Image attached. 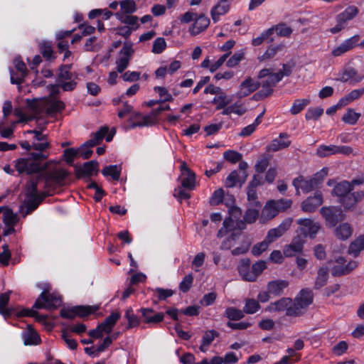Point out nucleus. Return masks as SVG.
Wrapping results in <instances>:
<instances>
[{"label":"nucleus","instance_id":"obj_20","mask_svg":"<svg viewBox=\"0 0 364 364\" xmlns=\"http://www.w3.org/2000/svg\"><path fill=\"white\" fill-rule=\"evenodd\" d=\"M359 40L360 36L358 34L345 40L341 45L332 50V55L337 57L352 50L358 45Z\"/></svg>","mask_w":364,"mask_h":364},{"label":"nucleus","instance_id":"obj_50","mask_svg":"<svg viewBox=\"0 0 364 364\" xmlns=\"http://www.w3.org/2000/svg\"><path fill=\"white\" fill-rule=\"evenodd\" d=\"M338 146L336 145H321L316 150V154L319 157H326L337 154Z\"/></svg>","mask_w":364,"mask_h":364},{"label":"nucleus","instance_id":"obj_32","mask_svg":"<svg viewBox=\"0 0 364 364\" xmlns=\"http://www.w3.org/2000/svg\"><path fill=\"white\" fill-rule=\"evenodd\" d=\"M68 176V172L64 169H55L46 174L48 181L53 182L56 184L62 185L63 181Z\"/></svg>","mask_w":364,"mask_h":364},{"label":"nucleus","instance_id":"obj_12","mask_svg":"<svg viewBox=\"0 0 364 364\" xmlns=\"http://www.w3.org/2000/svg\"><path fill=\"white\" fill-rule=\"evenodd\" d=\"M1 213L2 214V220L6 225L4 235L7 236L15 231L14 226L18 223V218L16 214L7 208L0 207Z\"/></svg>","mask_w":364,"mask_h":364},{"label":"nucleus","instance_id":"obj_60","mask_svg":"<svg viewBox=\"0 0 364 364\" xmlns=\"http://www.w3.org/2000/svg\"><path fill=\"white\" fill-rule=\"evenodd\" d=\"M270 28H273V33L276 32L278 36L284 37H289L292 33V29L284 23L276 25Z\"/></svg>","mask_w":364,"mask_h":364},{"label":"nucleus","instance_id":"obj_33","mask_svg":"<svg viewBox=\"0 0 364 364\" xmlns=\"http://www.w3.org/2000/svg\"><path fill=\"white\" fill-rule=\"evenodd\" d=\"M261 207V203H257V205H248L247 210L244 215L245 221L247 223H252L255 222L259 216Z\"/></svg>","mask_w":364,"mask_h":364},{"label":"nucleus","instance_id":"obj_11","mask_svg":"<svg viewBox=\"0 0 364 364\" xmlns=\"http://www.w3.org/2000/svg\"><path fill=\"white\" fill-rule=\"evenodd\" d=\"M61 304L60 297L43 291L36 301L33 307L36 309H55Z\"/></svg>","mask_w":364,"mask_h":364},{"label":"nucleus","instance_id":"obj_5","mask_svg":"<svg viewBox=\"0 0 364 364\" xmlns=\"http://www.w3.org/2000/svg\"><path fill=\"white\" fill-rule=\"evenodd\" d=\"M346 261L343 257H338L328 262L331 267V274L334 277H339L350 273L357 267L355 261H350L346 264Z\"/></svg>","mask_w":364,"mask_h":364},{"label":"nucleus","instance_id":"obj_13","mask_svg":"<svg viewBox=\"0 0 364 364\" xmlns=\"http://www.w3.org/2000/svg\"><path fill=\"white\" fill-rule=\"evenodd\" d=\"M364 198V191L350 192L342 199H338L337 201L342 205L346 211L354 210L358 203Z\"/></svg>","mask_w":364,"mask_h":364},{"label":"nucleus","instance_id":"obj_23","mask_svg":"<svg viewBox=\"0 0 364 364\" xmlns=\"http://www.w3.org/2000/svg\"><path fill=\"white\" fill-rule=\"evenodd\" d=\"M323 203L322 195L316 192L314 196L309 197L301 203V209L306 213L314 212Z\"/></svg>","mask_w":364,"mask_h":364},{"label":"nucleus","instance_id":"obj_63","mask_svg":"<svg viewBox=\"0 0 364 364\" xmlns=\"http://www.w3.org/2000/svg\"><path fill=\"white\" fill-rule=\"evenodd\" d=\"M223 157L225 160L232 164H235L241 161L242 156L237 151L233 150H228L223 153Z\"/></svg>","mask_w":364,"mask_h":364},{"label":"nucleus","instance_id":"obj_26","mask_svg":"<svg viewBox=\"0 0 364 364\" xmlns=\"http://www.w3.org/2000/svg\"><path fill=\"white\" fill-rule=\"evenodd\" d=\"M98 163L96 161H90L86 162L82 166L77 167L75 169L76 175L78 178L90 176L94 173H97Z\"/></svg>","mask_w":364,"mask_h":364},{"label":"nucleus","instance_id":"obj_16","mask_svg":"<svg viewBox=\"0 0 364 364\" xmlns=\"http://www.w3.org/2000/svg\"><path fill=\"white\" fill-rule=\"evenodd\" d=\"M259 86L260 83L258 81L248 77L241 82L239 87V90L237 92V96L239 98L247 97L257 90Z\"/></svg>","mask_w":364,"mask_h":364},{"label":"nucleus","instance_id":"obj_24","mask_svg":"<svg viewBox=\"0 0 364 364\" xmlns=\"http://www.w3.org/2000/svg\"><path fill=\"white\" fill-rule=\"evenodd\" d=\"M15 68L18 74H15L13 70L11 71V82L12 84L19 85L23 82V78L27 75L26 64L19 59L14 60Z\"/></svg>","mask_w":364,"mask_h":364},{"label":"nucleus","instance_id":"obj_51","mask_svg":"<svg viewBox=\"0 0 364 364\" xmlns=\"http://www.w3.org/2000/svg\"><path fill=\"white\" fill-rule=\"evenodd\" d=\"M364 249V235L358 237L349 247V252L357 257L360 252Z\"/></svg>","mask_w":364,"mask_h":364},{"label":"nucleus","instance_id":"obj_9","mask_svg":"<svg viewBox=\"0 0 364 364\" xmlns=\"http://www.w3.org/2000/svg\"><path fill=\"white\" fill-rule=\"evenodd\" d=\"M318 173L314 177L306 178L300 176L294 179L292 184L296 188V194L299 195V189L304 193H309L313 191L321 182Z\"/></svg>","mask_w":364,"mask_h":364},{"label":"nucleus","instance_id":"obj_49","mask_svg":"<svg viewBox=\"0 0 364 364\" xmlns=\"http://www.w3.org/2000/svg\"><path fill=\"white\" fill-rule=\"evenodd\" d=\"M251 245V240L247 237H243L238 247H235L231 251L234 256L240 255L246 253Z\"/></svg>","mask_w":364,"mask_h":364},{"label":"nucleus","instance_id":"obj_35","mask_svg":"<svg viewBox=\"0 0 364 364\" xmlns=\"http://www.w3.org/2000/svg\"><path fill=\"white\" fill-rule=\"evenodd\" d=\"M229 10V4H220V2H218L210 10L213 21L217 23L220 20V16L226 14Z\"/></svg>","mask_w":364,"mask_h":364},{"label":"nucleus","instance_id":"obj_1","mask_svg":"<svg viewBox=\"0 0 364 364\" xmlns=\"http://www.w3.org/2000/svg\"><path fill=\"white\" fill-rule=\"evenodd\" d=\"M48 155L41 152H31L26 158H19L14 161V166L19 174H31L40 172L46 168L42 167L41 162L48 158Z\"/></svg>","mask_w":364,"mask_h":364},{"label":"nucleus","instance_id":"obj_45","mask_svg":"<svg viewBox=\"0 0 364 364\" xmlns=\"http://www.w3.org/2000/svg\"><path fill=\"white\" fill-rule=\"evenodd\" d=\"M115 16L118 20L124 24H127L130 27H135L138 23L139 18L136 16H131L121 12L115 14Z\"/></svg>","mask_w":364,"mask_h":364},{"label":"nucleus","instance_id":"obj_44","mask_svg":"<svg viewBox=\"0 0 364 364\" xmlns=\"http://www.w3.org/2000/svg\"><path fill=\"white\" fill-rule=\"evenodd\" d=\"M28 331L23 333V343L26 346L28 345H37L40 343V338L38 334L31 329V326L28 325Z\"/></svg>","mask_w":364,"mask_h":364},{"label":"nucleus","instance_id":"obj_25","mask_svg":"<svg viewBox=\"0 0 364 364\" xmlns=\"http://www.w3.org/2000/svg\"><path fill=\"white\" fill-rule=\"evenodd\" d=\"M210 25V19L204 14L197 15L195 22L190 28L189 31L192 36H196L205 31Z\"/></svg>","mask_w":364,"mask_h":364},{"label":"nucleus","instance_id":"obj_10","mask_svg":"<svg viewBox=\"0 0 364 364\" xmlns=\"http://www.w3.org/2000/svg\"><path fill=\"white\" fill-rule=\"evenodd\" d=\"M294 310L293 300L291 298L283 297L277 301L271 302L264 309L267 312H281L286 311V315L288 316H296V314H289V311Z\"/></svg>","mask_w":364,"mask_h":364},{"label":"nucleus","instance_id":"obj_29","mask_svg":"<svg viewBox=\"0 0 364 364\" xmlns=\"http://www.w3.org/2000/svg\"><path fill=\"white\" fill-rule=\"evenodd\" d=\"M363 94L364 87L353 90L348 95H345L339 100L336 107H342L346 106L354 100L361 97Z\"/></svg>","mask_w":364,"mask_h":364},{"label":"nucleus","instance_id":"obj_27","mask_svg":"<svg viewBox=\"0 0 364 364\" xmlns=\"http://www.w3.org/2000/svg\"><path fill=\"white\" fill-rule=\"evenodd\" d=\"M288 286L289 282L287 280H273L268 282L267 289L272 295L279 296L282 294L284 289Z\"/></svg>","mask_w":364,"mask_h":364},{"label":"nucleus","instance_id":"obj_52","mask_svg":"<svg viewBox=\"0 0 364 364\" xmlns=\"http://www.w3.org/2000/svg\"><path fill=\"white\" fill-rule=\"evenodd\" d=\"M271 157L262 155L255 163L254 168L258 173H264L269 164Z\"/></svg>","mask_w":364,"mask_h":364},{"label":"nucleus","instance_id":"obj_22","mask_svg":"<svg viewBox=\"0 0 364 364\" xmlns=\"http://www.w3.org/2000/svg\"><path fill=\"white\" fill-rule=\"evenodd\" d=\"M305 239L297 235L294 237L291 243L284 248V255L286 257H293L301 252Z\"/></svg>","mask_w":364,"mask_h":364},{"label":"nucleus","instance_id":"obj_39","mask_svg":"<svg viewBox=\"0 0 364 364\" xmlns=\"http://www.w3.org/2000/svg\"><path fill=\"white\" fill-rule=\"evenodd\" d=\"M328 278V270L327 267H321L318 269L316 278L314 289H319L327 283Z\"/></svg>","mask_w":364,"mask_h":364},{"label":"nucleus","instance_id":"obj_21","mask_svg":"<svg viewBox=\"0 0 364 364\" xmlns=\"http://www.w3.org/2000/svg\"><path fill=\"white\" fill-rule=\"evenodd\" d=\"M45 197L46 195L43 193H42V196L27 197L25 206L21 205L20 208L22 216L25 218L36 210Z\"/></svg>","mask_w":364,"mask_h":364},{"label":"nucleus","instance_id":"obj_14","mask_svg":"<svg viewBox=\"0 0 364 364\" xmlns=\"http://www.w3.org/2000/svg\"><path fill=\"white\" fill-rule=\"evenodd\" d=\"M364 79V75L359 73L355 68L347 67L341 70L338 74L336 80L343 82L350 81L352 84H356Z\"/></svg>","mask_w":364,"mask_h":364},{"label":"nucleus","instance_id":"obj_15","mask_svg":"<svg viewBox=\"0 0 364 364\" xmlns=\"http://www.w3.org/2000/svg\"><path fill=\"white\" fill-rule=\"evenodd\" d=\"M281 80L282 75L275 73L270 75L267 80L262 82V89L257 95L262 98L271 95L273 92V87Z\"/></svg>","mask_w":364,"mask_h":364},{"label":"nucleus","instance_id":"obj_61","mask_svg":"<svg viewBox=\"0 0 364 364\" xmlns=\"http://www.w3.org/2000/svg\"><path fill=\"white\" fill-rule=\"evenodd\" d=\"M122 14H131L136 11V4L132 0H124L120 3Z\"/></svg>","mask_w":364,"mask_h":364},{"label":"nucleus","instance_id":"obj_42","mask_svg":"<svg viewBox=\"0 0 364 364\" xmlns=\"http://www.w3.org/2000/svg\"><path fill=\"white\" fill-rule=\"evenodd\" d=\"M108 127H102L97 132L91 134L90 139L87 141V144H90V146H95L102 141L108 133Z\"/></svg>","mask_w":364,"mask_h":364},{"label":"nucleus","instance_id":"obj_41","mask_svg":"<svg viewBox=\"0 0 364 364\" xmlns=\"http://www.w3.org/2000/svg\"><path fill=\"white\" fill-rule=\"evenodd\" d=\"M279 211L272 200L267 202L262 210L261 218L264 220H270L274 218Z\"/></svg>","mask_w":364,"mask_h":364},{"label":"nucleus","instance_id":"obj_47","mask_svg":"<svg viewBox=\"0 0 364 364\" xmlns=\"http://www.w3.org/2000/svg\"><path fill=\"white\" fill-rule=\"evenodd\" d=\"M273 35V28H268L264 30L259 36L252 40V45L254 46H259L263 43L266 40L269 39L270 42H272L274 39L271 38Z\"/></svg>","mask_w":364,"mask_h":364},{"label":"nucleus","instance_id":"obj_57","mask_svg":"<svg viewBox=\"0 0 364 364\" xmlns=\"http://www.w3.org/2000/svg\"><path fill=\"white\" fill-rule=\"evenodd\" d=\"M246 112V109L238 104H233L230 106L225 107L222 112L223 115H229L231 113H234L238 115H242Z\"/></svg>","mask_w":364,"mask_h":364},{"label":"nucleus","instance_id":"obj_19","mask_svg":"<svg viewBox=\"0 0 364 364\" xmlns=\"http://www.w3.org/2000/svg\"><path fill=\"white\" fill-rule=\"evenodd\" d=\"M288 138L289 135L287 133H280L278 138L272 140L267 146V151L275 152L289 147L291 144V141Z\"/></svg>","mask_w":364,"mask_h":364},{"label":"nucleus","instance_id":"obj_37","mask_svg":"<svg viewBox=\"0 0 364 364\" xmlns=\"http://www.w3.org/2000/svg\"><path fill=\"white\" fill-rule=\"evenodd\" d=\"M233 231H237L235 229V223L230 218H225L223 223V227L218 230L217 237L221 238L230 235Z\"/></svg>","mask_w":364,"mask_h":364},{"label":"nucleus","instance_id":"obj_62","mask_svg":"<svg viewBox=\"0 0 364 364\" xmlns=\"http://www.w3.org/2000/svg\"><path fill=\"white\" fill-rule=\"evenodd\" d=\"M323 113V109L321 107H313L308 109L305 118L306 120H317Z\"/></svg>","mask_w":364,"mask_h":364},{"label":"nucleus","instance_id":"obj_64","mask_svg":"<svg viewBox=\"0 0 364 364\" xmlns=\"http://www.w3.org/2000/svg\"><path fill=\"white\" fill-rule=\"evenodd\" d=\"M166 48V43L164 38H157L153 43L152 52L156 54L161 53Z\"/></svg>","mask_w":364,"mask_h":364},{"label":"nucleus","instance_id":"obj_40","mask_svg":"<svg viewBox=\"0 0 364 364\" xmlns=\"http://www.w3.org/2000/svg\"><path fill=\"white\" fill-rule=\"evenodd\" d=\"M156 118L157 117L152 112L151 114L143 116L141 117V120L136 122H132L129 125V128L134 129L137 127H141L152 126L156 123V121H157Z\"/></svg>","mask_w":364,"mask_h":364},{"label":"nucleus","instance_id":"obj_48","mask_svg":"<svg viewBox=\"0 0 364 364\" xmlns=\"http://www.w3.org/2000/svg\"><path fill=\"white\" fill-rule=\"evenodd\" d=\"M260 309L259 301L255 299H245V304L243 307V313L253 314Z\"/></svg>","mask_w":364,"mask_h":364},{"label":"nucleus","instance_id":"obj_58","mask_svg":"<svg viewBox=\"0 0 364 364\" xmlns=\"http://www.w3.org/2000/svg\"><path fill=\"white\" fill-rule=\"evenodd\" d=\"M360 117V114L355 112L353 109H349L343 116L342 120L348 124H355Z\"/></svg>","mask_w":364,"mask_h":364},{"label":"nucleus","instance_id":"obj_2","mask_svg":"<svg viewBox=\"0 0 364 364\" xmlns=\"http://www.w3.org/2000/svg\"><path fill=\"white\" fill-rule=\"evenodd\" d=\"M73 65H62L58 68L56 81L63 91H73L77 86V75L71 72Z\"/></svg>","mask_w":364,"mask_h":364},{"label":"nucleus","instance_id":"obj_36","mask_svg":"<svg viewBox=\"0 0 364 364\" xmlns=\"http://www.w3.org/2000/svg\"><path fill=\"white\" fill-rule=\"evenodd\" d=\"M353 232V229L350 224L347 223H343L340 224L335 229V235L336 236L342 240H347L349 237L351 236Z\"/></svg>","mask_w":364,"mask_h":364},{"label":"nucleus","instance_id":"obj_30","mask_svg":"<svg viewBox=\"0 0 364 364\" xmlns=\"http://www.w3.org/2000/svg\"><path fill=\"white\" fill-rule=\"evenodd\" d=\"M238 272L242 279L247 282H255V274L252 272V268L250 267L249 260H242L238 266Z\"/></svg>","mask_w":364,"mask_h":364},{"label":"nucleus","instance_id":"obj_59","mask_svg":"<svg viewBox=\"0 0 364 364\" xmlns=\"http://www.w3.org/2000/svg\"><path fill=\"white\" fill-rule=\"evenodd\" d=\"M41 53L47 60H50L53 58V48L52 45L48 41H42L39 44Z\"/></svg>","mask_w":364,"mask_h":364},{"label":"nucleus","instance_id":"obj_34","mask_svg":"<svg viewBox=\"0 0 364 364\" xmlns=\"http://www.w3.org/2000/svg\"><path fill=\"white\" fill-rule=\"evenodd\" d=\"M10 292H6L0 295V314L5 318L11 316L14 312L12 308L7 306L9 301Z\"/></svg>","mask_w":364,"mask_h":364},{"label":"nucleus","instance_id":"obj_18","mask_svg":"<svg viewBox=\"0 0 364 364\" xmlns=\"http://www.w3.org/2000/svg\"><path fill=\"white\" fill-rule=\"evenodd\" d=\"M181 169V186L188 190H193L196 186V174L183 162Z\"/></svg>","mask_w":364,"mask_h":364},{"label":"nucleus","instance_id":"obj_43","mask_svg":"<svg viewBox=\"0 0 364 364\" xmlns=\"http://www.w3.org/2000/svg\"><path fill=\"white\" fill-rule=\"evenodd\" d=\"M120 318V314L119 312H112L109 316H107L105 321L100 323V325L105 330V333H109L117 321Z\"/></svg>","mask_w":364,"mask_h":364},{"label":"nucleus","instance_id":"obj_6","mask_svg":"<svg viewBox=\"0 0 364 364\" xmlns=\"http://www.w3.org/2000/svg\"><path fill=\"white\" fill-rule=\"evenodd\" d=\"M299 228L296 230L297 235L306 240L309 236L311 238L316 237L321 226L317 222L309 218H300L296 220Z\"/></svg>","mask_w":364,"mask_h":364},{"label":"nucleus","instance_id":"obj_4","mask_svg":"<svg viewBox=\"0 0 364 364\" xmlns=\"http://www.w3.org/2000/svg\"><path fill=\"white\" fill-rule=\"evenodd\" d=\"M32 107L36 115H40L43 113L53 115L62 112L65 108V104L61 100L50 99L48 102L44 101L38 102Z\"/></svg>","mask_w":364,"mask_h":364},{"label":"nucleus","instance_id":"obj_31","mask_svg":"<svg viewBox=\"0 0 364 364\" xmlns=\"http://www.w3.org/2000/svg\"><path fill=\"white\" fill-rule=\"evenodd\" d=\"M141 312L144 318V321L147 323H158L163 321L164 314L163 313H157L154 314V310L151 309H141Z\"/></svg>","mask_w":364,"mask_h":364},{"label":"nucleus","instance_id":"obj_53","mask_svg":"<svg viewBox=\"0 0 364 364\" xmlns=\"http://www.w3.org/2000/svg\"><path fill=\"white\" fill-rule=\"evenodd\" d=\"M98 309V306H76V316L82 318L96 312Z\"/></svg>","mask_w":364,"mask_h":364},{"label":"nucleus","instance_id":"obj_38","mask_svg":"<svg viewBox=\"0 0 364 364\" xmlns=\"http://www.w3.org/2000/svg\"><path fill=\"white\" fill-rule=\"evenodd\" d=\"M240 237V231H233L221 242L220 249L224 250H230L236 244V242Z\"/></svg>","mask_w":364,"mask_h":364},{"label":"nucleus","instance_id":"obj_46","mask_svg":"<svg viewBox=\"0 0 364 364\" xmlns=\"http://www.w3.org/2000/svg\"><path fill=\"white\" fill-rule=\"evenodd\" d=\"M284 46L283 44L271 46L267 48V49L262 55L258 57V60L259 61H264L265 60L272 58L276 55V54L278 52L282 51L284 49Z\"/></svg>","mask_w":364,"mask_h":364},{"label":"nucleus","instance_id":"obj_3","mask_svg":"<svg viewBox=\"0 0 364 364\" xmlns=\"http://www.w3.org/2000/svg\"><path fill=\"white\" fill-rule=\"evenodd\" d=\"M313 302V292L309 289H301L293 301L294 310L289 311V314H296L299 316Z\"/></svg>","mask_w":364,"mask_h":364},{"label":"nucleus","instance_id":"obj_55","mask_svg":"<svg viewBox=\"0 0 364 364\" xmlns=\"http://www.w3.org/2000/svg\"><path fill=\"white\" fill-rule=\"evenodd\" d=\"M224 316L230 320L237 321L244 317V313L242 310L234 307H229L225 311Z\"/></svg>","mask_w":364,"mask_h":364},{"label":"nucleus","instance_id":"obj_28","mask_svg":"<svg viewBox=\"0 0 364 364\" xmlns=\"http://www.w3.org/2000/svg\"><path fill=\"white\" fill-rule=\"evenodd\" d=\"M351 191V184L347 181H342L334 186L332 190V195L336 196L338 199H342Z\"/></svg>","mask_w":364,"mask_h":364},{"label":"nucleus","instance_id":"obj_7","mask_svg":"<svg viewBox=\"0 0 364 364\" xmlns=\"http://www.w3.org/2000/svg\"><path fill=\"white\" fill-rule=\"evenodd\" d=\"M358 14V9L355 6L347 7L343 12L338 14L336 17V24L330 29L333 34L337 33L344 29L347 22L355 18Z\"/></svg>","mask_w":364,"mask_h":364},{"label":"nucleus","instance_id":"obj_54","mask_svg":"<svg viewBox=\"0 0 364 364\" xmlns=\"http://www.w3.org/2000/svg\"><path fill=\"white\" fill-rule=\"evenodd\" d=\"M310 102L308 99H297L294 100L290 112L292 114L295 115L301 112Z\"/></svg>","mask_w":364,"mask_h":364},{"label":"nucleus","instance_id":"obj_56","mask_svg":"<svg viewBox=\"0 0 364 364\" xmlns=\"http://www.w3.org/2000/svg\"><path fill=\"white\" fill-rule=\"evenodd\" d=\"M102 173L104 176H110L113 180L118 181L120 177V169L116 165H110L105 166Z\"/></svg>","mask_w":364,"mask_h":364},{"label":"nucleus","instance_id":"obj_8","mask_svg":"<svg viewBox=\"0 0 364 364\" xmlns=\"http://www.w3.org/2000/svg\"><path fill=\"white\" fill-rule=\"evenodd\" d=\"M320 213L328 227H335L338 222L345 219L342 210L336 206L322 207Z\"/></svg>","mask_w":364,"mask_h":364},{"label":"nucleus","instance_id":"obj_17","mask_svg":"<svg viewBox=\"0 0 364 364\" xmlns=\"http://www.w3.org/2000/svg\"><path fill=\"white\" fill-rule=\"evenodd\" d=\"M292 223L291 218L284 220L279 226L275 228L270 229L266 236V240L272 243L275 241L277 238L282 237L287 230L290 228Z\"/></svg>","mask_w":364,"mask_h":364}]
</instances>
